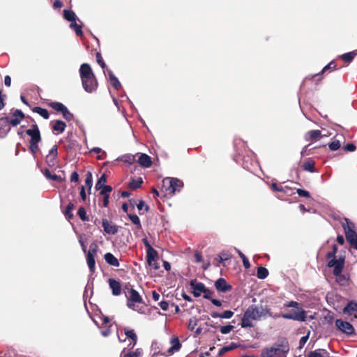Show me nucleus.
Here are the masks:
<instances>
[{
	"label": "nucleus",
	"instance_id": "obj_39",
	"mask_svg": "<svg viewBox=\"0 0 357 357\" xmlns=\"http://www.w3.org/2000/svg\"><path fill=\"white\" fill-rule=\"evenodd\" d=\"M268 275V271L265 267H258L257 271V276L259 279H265Z\"/></svg>",
	"mask_w": 357,
	"mask_h": 357
},
{
	"label": "nucleus",
	"instance_id": "obj_53",
	"mask_svg": "<svg viewBox=\"0 0 357 357\" xmlns=\"http://www.w3.org/2000/svg\"><path fill=\"white\" fill-rule=\"evenodd\" d=\"M296 192L298 195V196H300V197H305V198L311 197L310 193L305 190L298 188L296 190Z\"/></svg>",
	"mask_w": 357,
	"mask_h": 357
},
{
	"label": "nucleus",
	"instance_id": "obj_45",
	"mask_svg": "<svg viewBox=\"0 0 357 357\" xmlns=\"http://www.w3.org/2000/svg\"><path fill=\"white\" fill-rule=\"evenodd\" d=\"M328 147L331 151H337L341 147V141L340 139H335L328 144Z\"/></svg>",
	"mask_w": 357,
	"mask_h": 357
},
{
	"label": "nucleus",
	"instance_id": "obj_27",
	"mask_svg": "<svg viewBox=\"0 0 357 357\" xmlns=\"http://www.w3.org/2000/svg\"><path fill=\"white\" fill-rule=\"evenodd\" d=\"M328 352L325 349H316L310 351L307 357H328Z\"/></svg>",
	"mask_w": 357,
	"mask_h": 357
},
{
	"label": "nucleus",
	"instance_id": "obj_8",
	"mask_svg": "<svg viewBox=\"0 0 357 357\" xmlns=\"http://www.w3.org/2000/svg\"><path fill=\"white\" fill-rule=\"evenodd\" d=\"M98 245L96 243H91L89 250L86 255V262L91 273L95 272L96 261L95 257L97 255Z\"/></svg>",
	"mask_w": 357,
	"mask_h": 357
},
{
	"label": "nucleus",
	"instance_id": "obj_20",
	"mask_svg": "<svg viewBox=\"0 0 357 357\" xmlns=\"http://www.w3.org/2000/svg\"><path fill=\"white\" fill-rule=\"evenodd\" d=\"M305 139L307 141L314 142L322 137L321 132L319 130H312L308 131L305 134Z\"/></svg>",
	"mask_w": 357,
	"mask_h": 357
},
{
	"label": "nucleus",
	"instance_id": "obj_36",
	"mask_svg": "<svg viewBox=\"0 0 357 357\" xmlns=\"http://www.w3.org/2000/svg\"><path fill=\"white\" fill-rule=\"evenodd\" d=\"M158 257V252L155 249H150L146 251V261L148 264H151L150 261H154Z\"/></svg>",
	"mask_w": 357,
	"mask_h": 357
},
{
	"label": "nucleus",
	"instance_id": "obj_44",
	"mask_svg": "<svg viewBox=\"0 0 357 357\" xmlns=\"http://www.w3.org/2000/svg\"><path fill=\"white\" fill-rule=\"evenodd\" d=\"M237 252L238 256L241 258L243 261V264L245 268H249L250 267V264L248 259L245 257V255L239 250H237Z\"/></svg>",
	"mask_w": 357,
	"mask_h": 357
},
{
	"label": "nucleus",
	"instance_id": "obj_32",
	"mask_svg": "<svg viewBox=\"0 0 357 357\" xmlns=\"http://www.w3.org/2000/svg\"><path fill=\"white\" fill-rule=\"evenodd\" d=\"M47 105L55 111L61 113H62L64 109L66 107L63 103L59 102H50L47 103Z\"/></svg>",
	"mask_w": 357,
	"mask_h": 357
},
{
	"label": "nucleus",
	"instance_id": "obj_52",
	"mask_svg": "<svg viewBox=\"0 0 357 357\" xmlns=\"http://www.w3.org/2000/svg\"><path fill=\"white\" fill-rule=\"evenodd\" d=\"M234 326L228 324L227 326H221L220 331L222 334H228L234 329Z\"/></svg>",
	"mask_w": 357,
	"mask_h": 357
},
{
	"label": "nucleus",
	"instance_id": "obj_3",
	"mask_svg": "<svg viewBox=\"0 0 357 357\" xmlns=\"http://www.w3.org/2000/svg\"><path fill=\"white\" fill-rule=\"evenodd\" d=\"M344 223L342 227L344 231L345 237L351 247L357 249V233L355 230V225L349 218H344Z\"/></svg>",
	"mask_w": 357,
	"mask_h": 357
},
{
	"label": "nucleus",
	"instance_id": "obj_37",
	"mask_svg": "<svg viewBox=\"0 0 357 357\" xmlns=\"http://www.w3.org/2000/svg\"><path fill=\"white\" fill-rule=\"evenodd\" d=\"M43 174L45 175V176L48 179H51L52 181H58V182H61V181H62L61 178L60 176H59L56 174H52L51 172L47 168H45L43 171Z\"/></svg>",
	"mask_w": 357,
	"mask_h": 357
},
{
	"label": "nucleus",
	"instance_id": "obj_42",
	"mask_svg": "<svg viewBox=\"0 0 357 357\" xmlns=\"http://www.w3.org/2000/svg\"><path fill=\"white\" fill-rule=\"evenodd\" d=\"M107 182V178L105 174H103L98 180L96 184V188L97 190H100L102 187L106 185L105 183Z\"/></svg>",
	"mask_w": 357,
	"mask_h": 357
},
{
	"label": "nucleus",
	"instance_id": "obj_31",
	"mask_svg": "<svg viewBox=\"0 0 357 357\" xmlns=\"http://www.w3.org/2000/svg\"><path fill=\"white\" fill-rule=\"evenodd\" d=\"M74 208H75L74 204L72 202H70L67 205L65 211H63V214H64L66 218L68 219V220H72L74 218V215L72 213V211L74 209Z\"/></svg>",
	"mask_w": 357,
	"mask_h": 357
},
{
	"label": "nucleus",
	"instance_id": "obj_13",
	"mask_svg": "<svg viewBox=\"0 0 357 357\" xmlns=\"http://www.w3.org/2000/svg\"><path fill=\"white\" fill-rule=\"evenodd\" d=\"M215 287L218 291L226 293L232 289V286L227 284L225 278H220L215 282Z\"/></svg>",
	"mask_w": 357,
	"mask_h": 357
},
{
	"label": "nucleus",
	"instance_id": "obj_63",
	"mask_svg": "<svg viewBox=\"0 0 357 357\" xmlns=\"http://www.w3.org/2000/svg\"><path fill=\"white\" fill-rule=\"evenodd\" d=\"M159 305L162 310L166 311L168 310L169 303L165 301H162L161 302H160Z\"/></svg>",
	"mask_w": 357,
	"mask_h": 357
},
{
	"label": "nucleus",
	"instance_id": "obj_51",
	"mask_svg": "<svg viewBox=\"0 0 357 357\" xmlns=\"http://www.w3.org/2000/svg\"><path fill=\"white\" fill-rule=\"evenodd\" d=\"M198 323V319L196 317H192L189 319L188 329L190 331H194Z\"/></svg>",
	"mask_w": 357,
	"mask_h": 357
},
{
	"label": "nucleus",
	"instance_id": "obj_19",
	"mask_svg": "<svg viewBox=\"0 0 357 357\" xmlns=\"http://www.w3.org/2000/svg\"><path fill=\"white\" fill-rule=\"evenodd\" d=\"M170 343L172 347L167 350V352L169 355L173 354L176 351H178L181 348V344L177 336L172 337L171 338Z\"/></svg>",
	"mask_w": 357,
	"mask_h": 357
},
{
	"label": "nucleus",
	"instance_id": "obj_10",
	"mask_svg": "<svg viewBox=\"0 0 357 357\" xmlns=\"http://www.w3.org/2000/svg\"><path fill=\"white\" fill-rule=\"evenodd\" d=\"M335 326L338 330L347 335H350L354 334V328L348 321H342V319H337L335 321Z\"/></svg>",
	"mask_w": 357,
	"mask_h": 357
},
{
	"label": "nucleus",
	"instance_id": "obj_60",
	"mask_svg": "<svg viewBox=\"0 0 357 357\" xmlns=\"http://www.w3.org/2000/svg\"><path fill=\"white\" fill-rule=\"evenodd\" d=\"M271 189L275 192H284L282 186H279L277 183H273L271 186Z\"/></svg>",
	"mask_w": 357,
	"mask_h": 357
},
{
	"label": "nucleus",
	"instance_id": "obj_22",
	"mask_svg": "<svg viewBox=\"0 0 357 357\" xmlns=\"http://www.w3.org/2000/svg\"><path fill=\"white\" fill-rule=\"evenodd\" d=\"M138 162L143 167H149L152 165V160L150 156L146 153H141L138 158Z\"/></svg>",
	"mask_w": 357,
	"mask_h": 357
},
{
	"label": "nucleus",
	"instance_id": "obj_34",
	"mask_svg": "<svg viewBox=\"0 0 357 357\" xmlns=\"http://www.w3.org/2000/svg\"><path fill=\"white\" fill-rule=\"evenodd\" d=\"M238 347V346L236 343L231 342L229 345L221 348L218 352V356H222L227 352L236 349Z\"/></svg>",
	"mask_w": 357,
	"mask_h": 357
},
{
	"label": "nucleus",
	"instance_id": "obj_17",
	"mask_svg": "<svg viewBox=\"0 0 357 357\" xmlns=\"http://www.w3.org/2000/svg\"><path fill=\"white\" fill-rule=\"evenodd\" d=\"M108 283L110 289H112V294L114 296H119L121 293V283L113 278L108 280Z\"/></svg>",
	"mask_w": 357,
	"mask_h": 357
},
{
	"label": "nucleus",
	"instance_id": "obj_49",
	"mask_svg": "<svg viewBox=\"0 0 357 357\" xmlns=\"http://www.w3.org/2000/svg\"><path fill=\"white\" fill-rule=\"evenodd\" d=\"M77 214L82 221H88L89 218L86 215V210L84 207L81 206L77 211Z\"/></svg>",
	"mask_w": 357,
	"mask_h": 357
},
{
	"label": "nucleus",
	"instance_id": "obj_54",
	"mask_svg": "<svg viewBox=\"0 0 357 357\" xmlns=\"http://www.w3.org/2000/svg\"><path fill=\"white\" fill-rule=\"evenodd\" d=\"M96 56L97 63L101 66V68L102 69H105V68L106 67V65L102 59L100 52H97Z\"/></svg>",
	"mask_w": 357,
	"mask_h": 357
},
{
	"label": "nucleus",
	"instance_id": "obj_7",
	"mask_svg": "<svg viewBox=\"0 0 357 357\" xmlns=\"http://www.w3.org/2000/svg\"><path fill=\"white\" fill-rule=\"evenodd\" d=\"M126 297L128 298L127 305L129 308L132 309L133 310H137L135 308V303H142L143 302L142 298L139 294L134 289L130 288L128 289V292L126 294Z\"/></svg>",
	"mask_w": 357,
	"mask_h": 357
},
{
	"label": "nucleus",
	"instance_id": "obj_40",
	"mask_svg": "<svg viewBox=\"0 0 357 357\" xmlns=\"http://www.w3.org/2000/svg\"><path fill=\"white\" fill-rule=\"evenodd\" d=\"M357 53L355 52H350L341 55V59L346 63H350L355 57Z\"/></svg>",
	"mask_w": 357,
	"mask_h": 357
},
{
	"label": "nucleus",
	"instance_id": "obj_43",
	"mask_svg": "<svg viewBox=\"0 0 357 357\" xmlns=\"http://www.w3.org/2000/svg\"><path fill=\"white\" fill-rule=\"evenodd\" d=\"M70 27L71 29H73L75 31V33L78 36H82L83 35V32L82 30V26L79 24H77L75 22H73L70 24Z\"/></svg>",
	"mask_w": 357,
	"mask_h": 357
},
{
	"label": "nucleus",
	"instance_id": "obj_38",
	"mask_svg": "<svg viewBox=\"0 0 357 357\" xmlns=\"http://www.w3.org/2000/svg\"><path fill=\"white\" fill-rule=\"evenodd\" d=\"M125 335L133 342V345L137 343V336L133 329L124 328Z\"/></svg>",
	"mask_w": 357,
	"mask_h": 357
},
{
	"label": "nucleus",
	"instance_id": "obj_46",
	"mask_svg": "<svg viewBox=\"0 0 357 357\" xmlns=\"http://www.w3.org/2000/svg\"><path fill=\"white\" fill-rule=\"evenodd\" d=\"M85 184L90 190L93 185V176L92 174L90 172H88L86 174Z\"/></svg>",
	"mask_w": 357,
	"mask_h": 357
},
{
	"label": "nucleus",
	"instance_id": "obj_29",
	"mask_svg": "<svg viewBox=\"0 0 357 357\" xmlns=\"http://www.w3.org/2000/svg\"><path fill=\"white\" fill-rule=\"evenodd\" d=\"M63 18L70 22L71 23L75 22L77 20V17L75 15V12L71 10H63Z\"/></svg>",
	"mask_w": 357,
	"mask_h": 357
},
{
	"label": "nucleus",
	"instance_id": "obj_28",
	"mask_svg": "<svg viewBox=\"0 0 357 357\" xmlns=\"http://www.w3.org/2000/svg\"><path fill=\"white\" fill-rule=\"evenodd\" d=\"M357 311V303L351 301L344 307L343 312L345 314H352L354 312Z\"/></svg>",
	"mask_w": 357,
	"mask_h": 357
},
{
	"label": "nucleus",
	"instance_id": "obj_2",
	"mask_svg": "<svg viewBox=\"0 0 357 357\" xmlns=\"http://www.w3.org/2000/svg\"><path fill=\"white\" fill-rule=\"evenodd\" d=\"M289 351V345L285 339H282L264 350L265 355L269 357H287Z\"/></svg>",
	"mask_w": 357,
	"mask_h": 357
},
{
	"label": "nucleus",
	"instance_id": "obj_64",
	"mask_svg": "<svg viewBox=\"0 0 357 357\" xmlns=\"http://www.w3.org/2000/svg\"><path fill=\"white\" fill-rule=\"evenodd\" d=\"M103 195L102 206L104 207H107L108 204H109V195Z\"/></svg>",
	"mask_w": 357,
	"mask_h": 357
},
{
	"label": "nucleus",
	"instance_id": "obj_15",
	"mask_svg": "<svg viewBox=\"0 0 357 357\" xmlns=\"http://www.w3.org/2000/svg\"><path fill=\"white\" fill-rule=\"evenodd\" d=\"M190 285L193 289L192 294L195 297H199L201 294L206 291V287L202 282H197L196 280H192Z\"/></svg>",
	"mask_w": 357,
	"mask_h": 357
},
{
	"label": "nucleus",
	"instance_id": "obj_4",
	"mask_svg": "<svg viewBox=\"0 0 357 357\" xmlns=\"http://www.w3.org/2000/svg\"><path fill=\"white\" fill-rule=\"evenodd\" d=\"M259 320L257 306L252 305L245 310L241 319V326L242 328H251L253 326L252 321Z\"/></svg>",
	"mask_w": 357,
	"mask_h": 357
},
{
	"label": "nucleus",
	"instance_id": "obj_25",
	"mask_svg": "<svg viewBox=\"0 0 357 357\" xmlns=\"http://www.w3.org/2000/svg\"><path fill=\"white\" fill-rule=\"evenodd\" d=\"M234 312L231 310H225L222 313H219L217 312H211V316L213 318H222V319H230L233 317Z\"/></svg>",
	"mask_w": 357,
	"mask_h": 357
},
{
	"label": "nucleus",
	"instance_id": "obj_12",
	"mask_svg": "<svg viewBox=\"0 0 357 357\" xmlns=\"http://www.w3.org/2000/svg\"><path fill=\"white\" fill-rule=\"evenodd\" d=\"M10 123L8 116L0 118V138L5 137L10 130Z\"/></svg>",
	"mask_w": 357,
	"mask_h": 357
},
{
	"label": "nucleus",
	"instance_id": "obj_18",
	"mask_svg": "<svg viewBox=\"0 0 357 357\" xmlns=\"http://www.w3.org/2000/svg\"><path fill=\"white\" fill-rule=\"evenodd\" d=\"M257 311H258L259 319L262 317H265L266 315H268L269 317H273L274 319L280 318V314H273L271 312V309L268 308L267 306H265V307H263V306L258 307L257 306Z\"/></svg>",
	"mask_w": 357,
	"mask_h": 357
},
{
	"label": "nucleus",
	"instance_id": "obj_16",
	"mask_svg": "<svg viewBox=\"0 0 357 357\" xmlns=\"http://www.w3.org/2000/svg\"><path fill=\"white\" fill-rule=\"evenodd\" d=\"M24 117V114L20 109L15 110L12 114V118L9 119L10 125L13 126H18Z\"/></svg>",
	"mask_w": 357,
	"mask_h": 357
},
{
	"label": "nucleus",
	"instance_id": "obj_62",
	"mask_svg": "<svg viewBox=\"0 0 357 357\" xmlns=\"http://www.w3.org/2000/svg\"><path fill=\"white\" fill-rule=\"evenodd\" d=\"M70 181L77 183L79 181V174L77 172H73L70 175Z\"/></svg>",
	"mask_w": 357,
	"mask_h": 357
},
{
	"label": "nucleus",
	"instance_id": "obj_30",
	"mask_svg": "<svg viewBox=\"0 0 357 357\" xmlns=\"http://www.w3.org/2000/svg\"><path fill=\"white\" fill-rule=\"evenodd\" d=\"M314 162L311 160L308 159L307 160L305 161L303 164L302 165L303 169L310 172H315V167H314Z\"/></svg>",
	"mask_w": 357,
	"mask_h": 357
},
{
	"label": "nucleus",
	"instance_id": "obj_33",
	"mask_svg": "<svg viewBox=\"0 0 357 357\" xmlns=\"http://www.w3.org/2000/svg\"><path fill=\"white\" fill-rule=\"evenodd\" d=\"M33 112H36L43 117L45 119H48L50 118V114L47 109L42 108L40 107H34L32 109Z\"/></svg>",
	"mask_w": 357,
	"mask_h": 357
},
{
	"label": "nucleus",
	"instance_id": "obj_5",
	"mask_svg": "<svg viewBox=\"0 0 357 357\" xmlns=\"http://www.w3.org/2000/svg\"><path fill=\"white\" fill-rule=\"evenodd\" d=\"M183 186V182L176 178H165L162 180V188L167 194L172 195L176 192H180Z\"/></svg>",
	"mask_w": 357,
	"mask_h": 357
},
{
	"label": "nucleus",
	"instance_id": "obj_9",
	"mask_svg": "<svg viewBox=\"0 0 357 357\" xmlns=\"http://www.w3.org/2000/svg\"><path fill=\"white\" fill-rule=\"evenodd\" d=\"M280 317L286 319H292L295 321H304L306 319V313L302 310H292L289 312L280 314Z\"/></svg>",
	"mask_w": 357,
	"mask_h": 357
},
{
	"label": "nucleus",
	"instance_id": "obj_11",
	"mask_svg": "<svg viewBox=\"0 0 357 357\" xmlns=\"http://www.w3.org/2000/svg\"><path fill=\"white\" fill-rule=\"evenodd\" d=\"M26 133L31 137L29 142H40L42 139L38 126L36 123L30 129L26 130Z\"/></svg>",
	"mask_w": 357,
	"mask_h": 357
},
{
	"label": "nucleus",
	"instance_id": "obj_24",
	"mask_svg": "<svg viewBox=\"0 0 357 357\" xmlns=\"http://www.w3.org/2000/svg\"><path fill=\"white\" fill-rule=\"evenodd\" d=\"M105 260L106 262L113 266H119V261L118 259L114 256L112 253L107 252L104 255Z\"/></svg>",
	"mask_w": 357,
	"mask_h": 357
},
{
	"label": "nucleus",
	"instance_id": "obj_14",
	"mask_svg": "<svg viewBox=\"0 0 357 357\" xmlns=\"http://www.w3.org/2000/svg\"><path fill=\"white\" fill-rule=\"evenodd\" d=\"M102 226L105 232L108 234L114 235L118 232V226L113 224L111 221L104 218L102 220Z\"/></svg>",
	"mask_w": 357,
	"mask_h": 357
},
{
	"label": "nucleus",
	"instance_id": "obj_57",
	"mask_svg": "<svg viewBox=\"0 0 357 357\" xmlns=\"http://www.w3.org/2000/svg\"><path fill=\"white\" fill-rule=\"evenodd\" d=\"M343 150L348 152H353L356 151V146L353 143L347 144L342 147Z\"/></svg>",
	"mask_w": 357,
	"mask_h": 357
},
{
	"label": "nucleus",
	"instance_id": "obj_21",
	"mask_svg": "<svg viewBox=\"0 0 357 357\" xmlns=\"http://www.w3.org/2000/svg\"><path fill=\"white\" fill-rule=\"evenodd\" d=\"M52 129L53 132L57 133H62L64 132L66 128V123L61 120H56L52 122Z\"/></svg>",
	"mask_w": 357,
	"mask_h": 357
},
{
	"label": "nucleus",
	"instance_id": "obj_48",
	"mask_svg": "<svg viewBox=\"0 0 357 357\" xmlns=\"http://www.w3.org/2000/svg\"><path fill=\"white\" fill-rule=\"evenodd\" d=\"M46 162L49 167H54L57 162V157H53L50 154L46 156Z\"/></svg>",
	"mask_w": 357,
	"mask_h": 357
},
{
	"label": "nucleus",
	"instance_id": "obj_58",
	"mask_svg": "<svg viewBox=\"0 0 357 357\" xmlns=\"http://www.w3.org/2000/svg\"><path fill=\"white\" fill-rule=\"evenodd\" d=\"M100 195H109L108 193L112 190V188L110 185H105L100 188Z\"/></svg>",
	"mask_w": 357,
	"mask_h": 357
},
{
	"label": "nucleus",
	"instance_id": "obj_59",
	"mask_svg": "<svg viewBox=\"0 0 357 357\" xmlns=\"http://www.w3.org/2000/svg\"><path fill=\"white\" fill-rule=\"evenodd\" d=\"M49 154H50L53 157H58V147L57 145H54L52 149L49 151Z\"/></svg>",
	"mask_w": 357,
	"mask_h": 357
},
{
	"label": "nucleus",
	"instance_id": "obj_35",
	"mask_svg": "<svg viewBox=\"0 0 357 357\" xmlns=\"http://www.w3.org/2000/svg\"><path fill=\"white\" fill-rule=\"evenodd\" d=\"M142 183V178L141 177H139L137 179H132V181L128 184V187L131 190H137L141 188Z\"/></svg>",
	"mask_w": 357,
	"mask_h": 357
},
{
	"label": "nucleus",
	"instance_id": "obj_47",
	"mask_svg": "<svg viewBox=\"0 0 357 357\" xmlns=\"http://www.w3.org/2000/svg\"><path fill=\"white\" fill-rule=\"evenodd\" d=\"M40 142H29V150L35 157L36 153L39 150L38 143Z\"/></svg>",
	"mask_w": 357,
	"mask_h": 357
},
{
	"label": "nucleus",
	"instance_id": "obj_50",
	"mask_svg": "<svg viewBox=\"0 0 357 357\" xmlns=\"http://www.w3.org/2000/svg\"><path fill=\"white\" fill-rule=\"evenodd\" d=\"M61 114L63 115V117L68 121H70L71 120L73 119V114L68 109L67 107L64 109Z\"/></svg>",
	"mask_w": 357,
	"mask_h": 357
},
{
	"label": "nucleus",
	"instance_id": "obj_1",
	"mask_svg": "<svg viewBox=\"0 0 357 357\" xmlns=\"http://www.w3.org/2000/svg\"><path fill=\"white\" fill-rule=\"evenodd\" d=\"M79 75L84 89L88 93H92L98 89V83L91 66L83 63L79 68Z\"/></svg>",
	"mask_w": 357,
	"mask_h": 357
},
{
	"label": "nucleus",
	"instance_id": "obj_6",
	"mask_svg": "<svg viewBox=\"0 0 357 357\" xmlns=\"http://www.w3.org/2000/svg\"><path fill=\"white\" fill-rule=\"evenodd\" d=\"M328 266L329 267H334L333 274L337 277V282L343 285L346 282V278L344 275H341V273L344 268V259H333L328 261Z\"/></svg>",
	"mask_w": 357,
	"mask_h": 357
},
{
	"label": "nucleus",
	"instance_id": "obj_23",
	"mask_svg": "<svg viewBox=\"0 0 357 357\" xmlns=\"http://www.w3.org/2000/svg\"><path fill=\"white\" fill-rule=\"evenodd\" d=\"M107 74L109 77V79L112 86L116 90H119L121 88V84L119 81L118 78L114 75L112 70H108Z\"/></svg>",
	"mask_w": 357,
	"mask_h": 357
},
{
	"label": "nucleus",
	"instance_id": "obj_41",
	"mask_svg": "<svg viewBox=\"0 0 357 357\" xmlns=\"http://www.w3.org/2000/svg\"><path fill=\"white\" fill-rule=\"evenodd\" d=\"M128 215L130 220L132 221V222L137 226V228L138 229H141L142 225L139 217L135 214H128Z\"/></svg>",
	"mask_w": 357,
	"mask_h": 357
},
{
	"label": "nucleus",
	"instance_id": "obj_61",
	"mask_svg": "<svg viewBox=\"0 0 357 357\" xmlns=\"http://www.w3.org/2000/svg\"><path fill=\"white\" fill-rule=\"evenodd\" d=\"M203 293H204L203 297L204 298L208 299V300L211 299V296L213 294V291H211L210 289H208V288L206 287V291H204Z\"/></svg>",
	"mask_w": 357,
	"mask_h": 357
},
{
	"label": "nucleus",
	"instance_id": "obj_56",
	"mask_svg": "<svg viewBox=\"0 0 357 357\" xmlns=\"http://www.w3.org/2000/svg\"><path fill=\"white\" fill-rule=\"evenodd\" d=\"M229 259V256L227 253L222 252L220 255H218V257L216 258V260L218 263H222L224 261H226Z\"/></svg>",
	"mask_w": 357,
	"mask_h": 357
},
{
	"label": "nucleus",
	"instance_id": "obj_55",
	"mask_svg": "<svg viewBox=\"0 0 357 357\" xmlns=\"http://www.w3.org/2000/svg\"><path fill=\"white\" fill-rule=\"evenodd\" d=\"M122 160L126 163L132 164L135 161V158L133 155H126Z\"/></svg>",
	"mask_w": 357,
	"mask_h": 357
},
{
	"label": "nucleus",
	"instance_id": "obj_26",
	"mask_svg": "<svg viewBox=\"0 0 357 357\" xmlns=\"http://www.w3.org/2000/svg\"><path fill=\"white\" fill-rule=\"evenodd\" d=\"M336 66H337L336 63L334 61H331L328 65H326L322 69V70L320 73L312 75V79H313L316 77L320 76L321 75H323L328 71L331 72L332 70H334L336 68Z\"/></svg>",
	"mask_w": 357,
	"mask_h": 357
}]
</instances>
